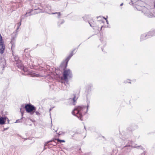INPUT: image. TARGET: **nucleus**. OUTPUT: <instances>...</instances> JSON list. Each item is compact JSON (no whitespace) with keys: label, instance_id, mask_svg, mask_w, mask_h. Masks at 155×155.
<instances>
[{"label":"nucleus","instance_id":"1","mask_svg":"<svg viewBox=\"0 0 155 155\" xmlns=\"http://www.w3.org/2000/svg\"><path fill=\"white\" fill-rule=\"evenodd\" d=\"M129 4H132L137 10L141 11L148 17H152L154 14H155V12H153V9L154 7L155 8V2L153 5L150 6L140 0H131Z\"/></svg>","mask_w":155,"mask_h":155},{"label":"nucleus","instance_id":"2","mask_svg":"<svg viewBox=\"0 0 155 155\" xmlns=\"http://www.w3.org/2000/svg\"><path fill=\"white\" fill-rule=\"evenodd\" d=\"M89 105L88 104L87 108L84 106H79L75 108L72 113L73 114L76 116L81 120H82V116L87 112Z\"/></svg>","mask_w":155,"mask_h":155},{"label":"nucleus","instance_id":"3","mask_svg":"<svg viewBox=\"0 0 155 155\" xmlns=\"http://www.w3.org/2000/svg\"><path fill=\"white\" fill-rule=\"evenodd\" d=\"M51 10V8L50 7H46L45 8H38L35 9L33 11L35 13H38L42 12H47L50 14H57L58 15L57 17L58 18H59L61 15V13L60 12H55V13H51L50 11Z\"/></svg>","mask_w":155,"mask_h":155},{"label":"nucleus","instance_id":"4","mask_svg":"<svg viewBox=\"0 0 155 155\" xmlns=\"http://www.w3.org/2000/svg\"><path fill=\"white\" fill-rule=\"evenodd\" d=\"M25 108L26 112L30 113L31 114H33L36 110V108L34 106L32 105L27 104L25 106Z\"/></svg>","mask_w":155,"mask_h":155},{"label":"nucleus","instance_id":"5","mask_svg":"<svg viewBox=\"0 0 155 155\" xmlns=\"http://www.w3.org/2000/svg\"><path fill=\"white\" fill-rule=\"evenodd\" d=\"M64 79L67 81L68 79L71 78L72 75L71 71L70 69L64 70L63 74Z\"/></svg>","mask_w":155,"mask_h":155},{"label":"nucleus","instance_id":"6","mask_svg":"<svg viewBox=\"0 0 155 155\" xmlns=\"http://www.w3.org/2000/svg\"><path fill=\"white\" fill-rule=\"evenodd\" d=\"M97 18L98 19V20L97 22V24H100V25H98V26H100L101 27V30L102 28L104 27V21H103V19H104L106 20V22L107 24H108V20L106 18H105V17H103L99 16L97 17Z\"/></svg>","mask_w":155,"mask_h":155},{"label":"nucleus","instance_id":"7","mask_svg":"<svg viewBox=\"0 0 155 155\" xmlns=\"http://www.w3.org/2000/svg\"><path fill=\"white\" fill-rule=\"evenodd\" d=\"M32 11L33 9H31L29 10H28L26 14H25V15H23L21 17V19L20 22L18 23L17 24V26L20 27V26H21V22L22 21V19L24 18L25 17H26L28 16H29L33 15L32 14H31V12H32Z\"/></svg>","mask_w":155,"mask_h":155},{"label":"nucleus","instance_id":"8","mask_svg":"<svg viewBox=\"0 0 155 155\" xmlns=\"http://www.w3.org/2000/svg\"><path fill=\"white\" fill-rule=\"evenodd\" d=\"M5 46L3 39H0V53L2 54L4 53L5 49Z\"/></svg>","mask_w":155,"mask_h":155},{"label":"nucleus","instance_id":"9","mask_svg":"<svg viewBox=\"0 0 155 155\" xmlns=\"http://www.w3.org/2000/svg\"><path fill=\"white\" fill-rule=\"evenodd\" d=\"M18 67L20 68L21 69H22L23 71L24 72V74L27 75L28 74V69L27 68L24 67L21 64L18 65Z\"/></svg>","mask_w":155,"mask_h":155},{"label":"nucleus","instance_id":"10","mask_svg":"<svg viewBox=\"0 0 155 155\" xmlns=\"http://www.w3.org/2000/svg\"><path fill=\"white\" fill-rule=\"evenodd\" d=\"M7 119L8 122L9 120L6 117H0V125H3L5 124Z\"/></svg>","mask_w":155,"mask_h":155},{"label":"nucleus","instance_id":"11","mask_svg":"<svg viewBox=\"0 0 155 155\" xmlns=\"http://www.w3.org/2000/svg\"><path fill=\"white\" fill-rule=\"evenodd\" d=\"M89 23L91 27H92L93 28H94L96 26V24L95 23L93 20H92L89 21Z\"/></svg>","mask_w":155,"mask_h":155},{"label":"nucleus","instance_id":"12","mask_svg":"<svg viewBox=\"0 0 155 155\" xmlns=\"http://www.w3.org/2000/svg\"><path fill=\"white\" fill-rule=\"evenodd\" d=\"M74 51H73L69 55V56L67 58V62H66V63L67 64L68 61L71 58L72 56L73 55L74 53Z\"/></svg>","mask_w":155,"mask_h":155},{"label":"nucleus","instance_id":"13","mask_svg":"<svg viewBox=\"0 0 155 155\" xmlns=\"http://www.w3.org/2000/svg\"><path fill=\"white\" fill-rule=\"evenodd\" d=\"M64 22V21L63 20L61 21H59L58 24L59 25H60L63 24Z\"/></svg>","mask_w":155,"mask_h":155},{"label":"nucleus","instance_id":"14","mask_svg":"<svg viewBox=\"0 0 155 155\" xmlns=\"http://www.w3.org/2000/svg\"><path fill=\"white\" fill-rule=\"evenodd\" d=\"M57 140L58 141L60 142V143L61 142H65V141L64 140H60L59 139H57Z\"/></svg>","mask_w":155,"mask_h":155},{"label":"nucleus","instance_id":"15","mask_svg":"<svg viewBox=\"0 0 155 155\" xmlns=\"http://www.w3.org/2000/svg\"><path fill=\"white\" fill-rule=\"evenodd\" d=\"M14 58L15 61H18V60L19 59V58L18 56H15L14 57Z\"/></svg>","mask_w":155,"mask_h":155},{"label":"nucleus","instance_id":"16","mask_svg":"<svg viewBox=\"0 0 155 155\" xmlns=\"http://www.w3.org/2000/svg\"><path fill=\"white\" fill-rule=\"evenodd\" d=\"M35 112L36 114L38 116H39V115H40V113L38 112V111H35Z\"/></svg>","mask_w":155,"mask_h":155},{"label":"nucleus","instance_id":"17","mask_svg":"<svg viewBox=\"0 0 155 155\" xmlns=\"http://www.w3.org/2000/svg\"><path fill=\"white\" fill-rule=\"evenodd\" d=\"M4 62L3 64V66H2V69H3L4 68L5 65V60H4Z\"/></svg>","mask_w":155,"mask_h":155},{"label":"nucleus","instance_id":"18","mask_svg":"<svg viewBox=\"0 0 155 155\" xmlns=\"http://www.w3.org/2000/svg\"><path fill=\"white\" fill-rule=\"evenodd\" d=\"M20 28V27L17 26V28L16 30V32H18L19 31V29Z\"/></svg>","mask_w":155,"mask_h":155},{"label":"nucleus","instance_id":"19","mask_svg":"<svg viewBox=\"0 0 155 155\" xmlns=\"http://www.w3.org/2000/svg\"><path fill=\"white\" fill-rule=\"evenodd\" d=\"M77 99H75V97H74L72 100H73L74 102H75L76 101V100Z\"/></svg>","mask_w":155,"mask_h":155},{"label":"nucleus","instance_id":"20","mask_svg":"<svg viewBox=\"0 0 155 155\" xmlns=\"http://www.w3.org/2000/svg\"><path fill=\"white\" fill-rule=\"evenodd\" d=\"M126 147H127V149H130L131 148V147L130 146H127Z\"/></svg>","mask_w":155,"mask_h":155},{"label":"nucleus","instance_id":"21","mask_svg":"<svg viewBox=\"0 0 155 155\" xmlns=\"http://www.w3.org/2000/svg\"><path fill=\"white\" fill-rule=\"evenodd\" d=\"M20 110H21V115H22V116L23 115V112L21 110V109H20Z\"/></svg>","mask_w":155,"mask_h":155},{"label":"nucleus","instance_id":"22","mask_svg":"<svg viewBox=\"0 0 155 155\" xmlns=\"http://www.w3.org/2000/svg\"><path fill=\"white\" fill-rule=\"evenodd\" d=\"M38 75L37 74H35L34 75V76H34V77H35V76L38 77Z\"/></svg>","mask_w":155,"mask_h":155},{"label":"nucleus","instance_id":"23","mask_svg":"<svg viewBox=\"0 0 155 155\" xmlns=\"http://www.w3.org/2000/svg\"><path fill=\"white\" fill-rule=\"evenodd\" d=\"M28 50V49H25L24 50V52H27V51Z\"/></svg>","mask_w":155,"mask_h":155},{"label":"nucleus","instance_id":"24","mask_svg":"<svg viewBox=\"0 0 155 155\" xmlns=\"http://www.w3.org/2000/svg\"><path fill=\"white\" fill-rule=\"evenodd\" d=\"M19 120H17L15 122V123H18V122H19Z\"/></svg>","mask_w":155,"mask_h":155},{"label":"nucleus","instance_id":"25","mask_svg":"<svg viewBox=\"0 0 155 155\" xmlns=\"http://www.w3.org/2000/svg\"><path fill=\"white\" fill-rule=\"evenodd\" d=\"M134 147H135V148H137V147H140L139 146H133Z\"/></svg>","mask_w":155,"mask_h":155},{"label":"nucleus","instance_id":"26","mask_svg":"<svg viewBox=\"0 0 155 155\" xmlns=\"http://www.w3.org/2000/svg\"><path fill=\"white\" fill-rule=\"evenodd\" d=\"M0 39H2L1 34H0Z\"/></svg>","mask_w":155,"mask_h":155},{"label":"nucleus","instance_id":"27","mask_svg":"<svg viewBox=\"0 0 155 155\" xmlns=\"http://www.w3.org/2000/svg\"><path fill=\"white\" fill-rule=\"evenodd\" d=\"M123 5V3H122L120 5V6H122Z\"/></svg>","mask_w":155,"mask_h":155},{"label":"nucleus","instance_id":"28","mask_svg":"<svg viewBox=\"0 0 155 155\" xmlns=\"http://www.w3.org/2000/svg\"><path fill=\"white\" fill-rule=\"evenodd\" d=\"M126 83H130V82H128V81H126Z\"/></svg>","mask_w":155,"mask_h":155},{"label":"nucleus","instance_id":"29","mask_svg":"<svg viewBox=\"0 0 155 155\" xmlns=\"http://www.w3.org/2000/svg\"><path fill=\"white\" fill-rule=\"evenodd\" d=\"M154 35H155V30H154Z\"/></svg>","mask_w":155,"mask_h":155},{"label":"nucleus","instance_id":"30","mask_svg":"<svg viewBox=\"0 0 155 155\" xmlns=\"http://www.w3.org/2000/svg\"><path fill=\"white\" fill-rule=\"evenodd\" d=\"M57 130H54V131H55V132H57Z\"/></svg>","mask_w":155,"mask_h":155},{"label":"nucleus","instance_id":"31","mask_svg":"<svg viewBox=\"0 0 155 155\" xmlns=\"http://www.w3.org/2000/svg\"><path fill=\"white\" fill-rule=\"evenodd\" d=\"M107 27H109V26H107Z\"/></svg>","mask_w":155,"mask_h":155}]
</instances>
